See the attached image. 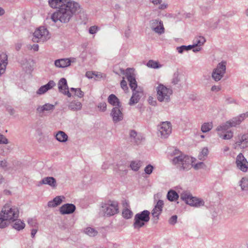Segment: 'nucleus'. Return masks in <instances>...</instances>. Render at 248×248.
Listing matches in <instances>:
<instances>
[{
	"label": "nucleus",
	"instance_id": "obj_35",
	"mask_svg": "<svg viewBox=\"0 0 248 248\" xmlns=\"http://www.w3.org/2000/svg\"><path fill=\"white\" fill-rule=\"evenodd\" d=\"M108 204L107 202L102 203L100 209L99 214L102 216H107L108 215Z\"/></svg>",
	"mask_w": 248,
	"mask_h": 248
},
{
	"label": "nucleus",
	"instance_id": "obj_59",
	"mask_svg": "<svg viewBox=\"0 0 248 248\" xmlns=\"http://www.w3.org/2000/svg\"><path fill=\"white\" fill-rule=\"evenodd\" d=\"M138 135L137 132L134 130L130 131L129 136L131 140H133Z\"/></svg>",
	"mask_w": 248,
	"mask_h": 248
},
{
	"label": "nucleus",
	"instance_id": "obj_26",
	"mask_svg": "<svg viewBox=\"0 0 248 248\" xmlns=\"http://www.w3.org/2000/svg\"><path fill=\"white\" fill-rule=\"evenodd\" d=\"M109 104L114 107L122 108V104L119 99L114 94H109Z\"/></svg>",
	"mask_w": 248,
	"mask_h": 248
},
{
	"label": "nucleus",
	"instance_id": "obj_18",
	"mask_svg": "<svg viewBox=\"0 0 248 248\" xmlns=\"http://www.w3.org/2000/svg\"><path fill=\"white\" fill-rule=\"evenodd\" d=\"M76 206L72 203H66L60 208V212L62 215L71 214L76 210Z\"/></svg>",
	"mask_w": 248,
	"mask_h": 248
},
{
	"label": "nucleus",
	"instance_id": "obj_28",
	"mask_svg": "<svg viewBox=\"0 0 248 248\" xmlns=\"http://www.w3.org/2000/svg\"><path fill=\"white\" fill-rule=\"evenodd\" d=\"M82 104L78 101H72L68 105V108L73 111H78L81 109Z\"/></svg>",
	"mask_w": 248,
	"mask_h": 248
},
{
	"label": "nucleus",
	"instance_id": "obj_48",
	"mask_svg": "<svg viewBox=\"0 0 248 248\" xmlns=\"http://www.w3.org/2000/svg\"><path fill=\"white\" fill-rule=\"evenodd\" d=\"M208 149L207 147H204L201 152L200 153L199 155V158L200 159H202V156L203 157H206L208 155Z\"/></svg>",
	"mask_w": 248,
	"mask_h": 248
},
{
	"label": "nucleus",
	"instance_id": "obj_50",
	"mask_svg": "<svg viewBox=\"0 0 248 248\" xmlns=\"http://www.w3.org/2000/svg\"><path fill=\"white\" fill-rule=\"evenodd\" d=\"M142 140V137L140 135H138L133 140H131V141L138 145L140 144Z\"/></svg>",
	"mask_w": 248,
	"mask_h": 248
},
{
	"label": "nucleus",
	"instance_id": "obj_22",
	"mask_svg": "<svg viewBox=\"0 0 248 248\" xmlns=\"http://www.w3.org/2000/svg\"><path fill=\"white\" fill-rule=\"evenodd\" d=\"M119 212V203L116 201L109 200V216L117 214Z\"/></svg>",
	"mask_w": 248,
	"mask_h": 248
},
{
	"label": "nucleus",
	"instance_id": "obj_29",
	"mask_svg": "<svg viewBox=\"0 0 248 248\" xmlns=\"http://www.w3.org/2000/svg\"><path fill=\"white\" fill-rule=\"evenodd\" d=\"M56 139L61 142H65L68 140V136L62 131H58L55 135Z\"/></svg>",
	"mask_w": 248,
	"mask_h": 248
},
{
	"label": "nucleus",
	"instance_id": "obj_53",
	"mask_svg": "<svg viewBox=\"0 0 248 248\" xmlns=\"http://www.w3.org/2000/svg\"><path fill=\"white\" fill-rule=\"evenodd\" d=\"M75 95L79 98H82L84 95V93L83 92L80 88H77V90L75 93Z\"/></svg>",
	"mask_w": 248,
	"mask_h": 248
},
{
	"label": "nucleus",
	"instance_id": "obj_32",
	"mask_svg": "<svg viewBox=\"0 0 248 248\" xmlns=\"http://www.w3.org/2000/svg\"><path fill=\"white\" fill-rule=\"evenodd\" d=\"M14 221L15 222L13 225V227L17 231H20L21 230H23L25 228V224L24 223L23 221H22L20 219H17V218Z\"/></svg>",
	"mask_w": 248,
	"mask_h": 248
},
{
	"label": "nucleus",
	"instance_id": "obj_19",
	"mask_svg": "<svg viewBox=\"0 0 248 248\" xmlns=\"http://www.w3.org/2000/svg\"><path fill=\"white\" fill-rule=\"evenodd\" d=\"M132 92V95L128 103L130 106L134 105L139 102L142 94V92L140 91L139 89L133 90Z\"/></svg>",
	"mask_w": 248,
	"mask_h": 248
},
{
	"label": "nucleus",
	"instance_id": "obj_25",
	"mask_svg": "<svg viewBox=\"0 0 248 248\" xmlns=\"http://www.w3.org/2000/svg\"><path fill=\"white\" fill-rule=\"evenodd\" d=\"M42 183L44 185H47L52 188H55L57 186L56 179L53 177H46L42 179Z\"/></svg>",
	"mask_w": 248,
	"mask_h": 248
},
{
	"label": "nucleus",
	"instance_id": "obj_9",
	"mask_svg": "<svg viewBox=\"0 0 248 248\" xmlns=\"http://www.w3.org/2000/svg\"><path fill=\"white\" fill-rule=\"evenodd\" d=\"M133 68H128L126 69L124 73L125 76L129 82V86L132 91L137 90L138 88V85L136 80L135 75L133 73Z\"/></svg>",
	"mask_w": 248,
	"mask_h": 248
},
{
	"label": "nucleus",
	"instance_id": "obj_62",
	"mask_svg": "<svg viewBox=\"0 0 248 248\" xmlns=\"http://www.w3.org/2000/svg\"><path fill=\"white\" fill-rule=\"evenodd\" d=\"M225 101L227 104L235 103V100L230 97H226Z\"/></svg>",
	"mask_w": 248,
	"mask_h": 248
},
{
	"label": "nucleus",
	"instance_id": "obj_7",
	"mask_svg": "<svg viewBox=\"0 0 248 248\" xmlns=\"http://www.w3.org/2000/svg\"><path fill=\"white\" fill-rule=\"evenodd\" d=\"M226 62L222 61L213 70L212 77L215 81H219L223 77L226 70Z\"/></svg>",
	"mask_w": 248,
	"mask_h": 248
},
{
	"label": "nucleus",
	"instance_id": "obj_6",
	"mask_svg": "<svg viewBox=\"0 0 248 248\" xmlns=\"http://www.w3.org/2000/svg\"><path fill=\"white\" fill-rule=\"evenodd\" d=\"M50 38L48 31L44 27H41L33 33L32 41L34 42H44Z\"/></svg>",
	"mask_w": 248,
	"mask_h": 248
},
{
	"label": "nucleus",
	"instance_id": "obj_15",
	"mask_svg": "<svg viewBox=\"0 0 248 248\" xmlns=\"http://www.w3.org/2000/svg\"><path fill=\"white\" fill-rule=\"evenodd\" d=\"M122 108L113 107L111 109L110 114L115 123L120 122L123 119L124 115L122 113Z\"/></svg>",
	"mask_w": 248,
	"mask_h": 248
},
{
	"label": "nucleus",
	"instance_id": "obj_30",
	"mask_svg": "<svg viewBox=\"0 0 248 248\" xmlns=\"http://www.w3.org/2000/svg\"><path fill=\"white\" fill-rule=\"evenodd\" d=\"M178 194L174 190H170L167 195V199L170 202L176 201L179 198Z\"/></svg>",
	"mask_w": 248,
	"mask_h": 248
},
{
	"label": "nucleus",
	"instance_id": "obj_45",
	"mask_svg": "<svg viewBox=\"0 0 248 248\" xmlns=\"http://www.w3.org/2000/svg\"><path fill=\"white\" fill-rule=\"evenodd\" d=\"M86 77L89 79L93 78L94 80H97L101 78L100 74H96L95 72L87 71L86 73Z\"/></svg>",
	"mask_w": 248,
	"mask_h": 248
},
{
	"label": "nucleus",
	"instance_id": "obj_51",
	"mask_svg": "<svg viewBox=\"0 0 248 248\" xmlns=\"http://www.w3.org/2000/svg\"><path fill=\"white\" fill-rule=\"evenodd\" d=\"M177 221V216L176 215L172 216L169 220V222L170 225H174Z\"/></svg>",
	"mask_w": 248,
	"mask_h": 248
},
{
	"label": "nucleus",
	"instance_id": "obj_31",
	"mask_svg": "<svg viewBox=\"0 0 248 248\" xmlns=\"http://www.w3.org/2000/svg\"><path fill=\"white\" fill-rule=\"evenodd\" d=\"M206 42V40L203 36H199L196 37L193 40V47L195 46H201Z\"/></svg>",
	"mask_w": 248,
	"mask_h": 248
},
{
	"label": "nucleus",
	"instance_id": "obj_16",
	"mask_svg": "<svg viewBox=\"0 0 248 248\" xmlns=\"http://www.w3.org/2000/svg\"><path fill=\"white\" fill-rule=\"evenodd\" d=\"M58 89L60 92L68 97H70L72 96L71 93L68 90L67 80L65 78H62L58 82Z\"/></svg>",
	"mask_w": 248,
	"mask_h": 248
},
{
	"label": "nucleus",
	"instance_id": "obj_1",
	"mask_svg": "<svg viewBox=\"0 0 248 248\" xmlns=\"http://www.w3.org/2000/svg\"><path fill=\"white\" fill-rule=\"evenodd\" d=\"M48 3L53 8H59L51 16V19L54 22L59 20L62 23H68L81 9L79 4L73 0H49Z\"/></svg>",
	"mask_w": 248,
	"mask_h": 248
},
{
	"label": "nucleus",
	"instance_id": "obj_42",
	"mask_svg": "<svg viewBox=\"0 0 248 248\" xmlns=\"http://www.w3.org/2000/svg\"><path fill=\"white\" fill-rule=\"evenodd\" d=\"M230 127H231V124H230V123H229L228 121L225 123L218 126L216 130L217 131H225L227 130Z\"/></svg>",
	"mask_w": 248,
	"mask_h": 248
},
{
	"label": "nucleus",
	"instance_id": "obj_11",
	"mask_svg": "<svg viewBox=\"0 0 248 248\" xmlns=\"http://www.w3.org/2000/svg\"><path fill=\"white\" fill-rule=\"evenodd\" d=\"M158 130L162 137L167 138L171 133V124L170 122H163L158 126Z\"/></svg>",
	"mask_w": 248,
	"mask_h": 248
},
{
	"label": "nucleus",
	"instance_id": "obj_61",
	"mask_svg": "<svg viewBox=\"0 0 248 248\" xmlns=\"http://www.w3.org/2000/svg\"><path fill=\"white\" fill-rule=\"evenodd\" d=\"M148 102L150 105H151L153 106H155L156 105V101L155 100H154V98L151 96H150L149 97Z\"/></svg>",
	"mask_w": 248,
	"mask_h": 248
},
{
	"label": "nucleus",
	"instance_id": "obj_33",
	"mask_svg": "<svg viewBox=\"0 0 248 248\" xmlns=\"http://www.w3.org/2000/svg\"><path fill=\"white\" fill-rule=\"evenodd\" d=\"M62 202V199L61 196H57L52 201L48 202V206L54 207L60 205Z\"/></svg>",
	"mask_w": 248,
	"mask_h": 248
},
{
	"label": "nucleus",
	"instance_id": "obj_39",
	"mask_svg": "<svg viewBox=\"0 0 248 248\" xmlns=\"http://www.w3.org/2000/svg\"><path fill=\"white\" fill-rule=\"evenodd\" d=\"M141 162L140 161H132L130 164L131 169L135 171H137L141 166Z\"/></svg>",
	"mask_w": 248,
	"mask_h": 248
},
{
	"label": "nucleus",
	"instance_id": "obj_58",
	"mask_svg": "<svg viewBox=\"0 0 248 248\" xmlns=\"http://www.w3.org/2000/svg\"><path fill=\"white\" fill-rule=\"evenodd\" d=\"M178 74L176 73H174L173 75V78L172 79V83L173 84H177L179 81V79L178 77Z\"/></svg>",
	"mask_w": 248,
	"mask_h": 248
},
{
	"label": "nucleus",
	"instance_id": "obj_34",
	"mask_svg": "<svg viewBox=\"0 0 248 248\" xmlns=\"http://www.w3.org/2000/svg\"><path fill=\"white\" fill-rule=\"evenodd\" d=\"M83 232L90 237H94L98 234L97 230L90 227L85 228L83 230Z\"/></svg>",
	"mask_w": 248,
	"mask_h": 248
},
{
	"label": "nucleus",
	"instance_id": "obj_44",
	"mask_svg": "<svg viewBox=\"0 0 248 248\" xmlns=\"http://www.w3.org/2000/svg\"><path fill=\"white\" fill-rule=\"evenodd\" d=\"M192 48H193V46H192V45H188V46L183 45V46L177 47L176 49H177V50L178 51V53L182 54L184 51H188L189 50H191Z\"/></svg>",
	"mask_w": 248,
	"mask_h": 248
},
{
	"label": "nucleus",
	"instance_id": "obj_24",
	"mask_svg": "<svg viewBox=\"0 0 248 248\" xmlns=\"http://www.w3.org/2000/svg\"><path fill=\"white\" fill-rule=\"evenodd\" d=\"M196 159L194 157L189 156L187 155V156H185L182 161L186 162L184 167H183L182 170H188L193 166L192 163L195 161Z\"/></svg>",
	"mask_w": 248,
	"mask_h": 248
},
{
	"label": "nucleus",
	"instance_id": "obj_43",
	"mask_svg": "<svg viewBox=\"0 0 248 248\" xmlns=\"http://www.w3.org/2000/svg\"><path fill=\"white\" fill-rule=\"evenodd\" d=\"M146 65L150 68L154 69H157L161 67V65L158 62L154 61L153 60H149Z\"/></svg>",
	"mask_w": 248,
	"mask_h": 248
},
{
	"label": "nucleus",
	"instance_id": "obj_56",
	"mask_svg": "<svg viewBox=\"0 0 248 248\" xmlns=\"http://www.w3.org/2000/svg\"><path fill=\"white\" fill-rule=\"evenodd\" d=\"M107 104L106 103H100L98 108H99L100 110H101L102 111H104L107 109Z\"/></svg>",
	"mask_w": 248,
	"mask_h": 248
},
{
	"label": "nucleus",
	"instance_id": "obj_8",
	"mask_svg": "<svg viewBox=\"0 0 248 248\" xmlns=\"http://www.w3.org/2000/svg\"><path fill=\"white\" fill-rule=\"evenodd\" d=\"M151 29L155 33L161 34L164 33L165 28L162 21L159 18L154 19L150 21Z\"/></svg>",
	"mask_w": 248,
	"mask_h": 248
},
{
	"label": "nucleus",
	"instance_id": "obj_47",
	"mask_svg": "<svg viewBox=\"0 0 248 248\" xmlns=\"http://www.w3.org/2000/svg\"><path fill=\"white\" fill-rule=\"evenodd\" d=\"M219 136L224 140H230L233 137V133L232 131L230 130L228 131L226 134L219 135Z\"/></svg>",
	"mask_w": 248,
	"mask_h": 248
},
{
	"label": "nucleus",
	"instance_id": "obj_21",
	"mask_svg": "<svg viewBox=\"0 0 248 248\" xmlns=\"http://www.w3.org/2000/svg\"><path fill=\"white\" fill-rule=\"evenodd\" d=\"M56 85L53 80H50L46 84L42 86L37 91L38 94H42L52 89Z\"/></svg>",
	"mask_w": 248,
	"mask_h": 248
},
{
	"label": "nucleus",
	"instance_id": "obj_27",
	"mask_svg": "<svg viewBox=\"0 0 248 248\" xmlns=\"http://www.w3.org/2000/svg\"><path fill=\"white\" fill-rule=\"evenodd\" d=\"M220 22V19L212 18L206 21L205 25L209 29L215 30L217 28Z\"/></svg>",
	"mask_w": 248,
	"mask_h": 248
},
{
	"label": "nucleus",
	"instance_id": "obj_64",
	"mask_svg": "<svg viewBox=\"0 0 248 248\" xmlns=\"http://www.w3.org/2000/svg\"><path fill=\"white\" fill-rule=\"evenodd\" d=\"M108 168V161H106L104 162L102 166V169L106 170Z\"/></svg>",
	"mask_w": 248,
	"mask_h": 248
},
{
	"label": "nucleus",
	"instance_id": "obj_4",
	"mask_svg": "<svg viewBox=\"0 0 248 248\" xmlns=\"http://www.w3.org/2000/svg\"><path fill=\"white\" fill-rule=\"evenodd\" d=\"M9 221L14 222L19 216V209L17 207L7 203L0 212Z\"/></svg>",
	"mask_w": 248,
	"mask_h": 248
},
{
	"label": "nucleus",
	"instance_id": "obj_37",
	"mask_svg": "<svg viewBox=\"0 0 248 248\" xmlns=\"http://www.w3.org/2000/svg\"><path fill=\"white\" fill-rule=\"evenodd\" d=\"M242 121H243V118H241L240 115L228 121L230 124H231V127L236 126L237 125L240 124Z\"/></svg>",
	"mask_w": 248,
	"mask_h": 248
},
{
	"label": "nucleus",
	"instance_id": "obj_10",
	"mask_svg": "<svg viewBox=\"0 0 248 248\" xmlns=\"http://www.w3.org/2000/svg\"><path fill=\"white\" fill-rule=\"evenodd\" d=\"M55 109V106L51 104L46 103L43 105H40L36 108V112L40 116H46L52 112Z\"/></svg>",
	"mask_w": 248,
	"mask_h": 248
},
{
	"label": "nucleus",
	"instance_id": "obj_46",
	"mask_svg": "<svg viewBox=\"0 0 248 248\" xmlns=\"http://www.w3.org/2000/svg\"><path fill=\"white\" fill-rule=\"evenodd\" d=\"M27 222L30 227H33L34 228H38V224L36 219L30 218L28 219Z\"/></svg>",
	"mask_w": 248,
	"mask_h": 248
},
{
	"label": "nucleus",
	"instance_id": "obj_40",
	"mask_svg": "<svg viewBox=\"0 0 248 248\" xmlns=\"http://www.w3.org/2000/svg\"><path fill=\"white\" fill-rule=\"evenodd\" d=\"M239 183L242 190L248 191V178H242Z\"/></svg>",
	"mask_w": 248,
	"mask_h": 248
},
{
	"label": "nucleus",
	"instance_id": "obj_36",
	"mask_svg": "<svg viewBox=\"0 0 248 248\" xmlns=\"http://www.w3.org/2000/svg\"><path fill=\"white\" fill-rule=\"evenodd\" d=\"M9 220L4 217L2 213L0 212V228L3 229L8 226Z\"/></svg>",
	"mask_w": 248,
	"mask_h": 248
},
{
	"label": "nucleus",
	"instance_id": "obj_20",
	"mask_svg": "<svg viewBox=\"0 0 248 248\" xmlns=\"http://www.w3.org/2000/svg\"><path fill=\"white\" fill-rule=\"evenodd\" d=\"M8 57L5 53L0 54V76L5 72L8 62Z\"/></svg>",
	"mask_w": 248,
	"mask_h": 248
},
{
	"label": "nucleus",
	"instance_id": "obj_12",
	"mask_svg": "<svg viewBox=\"0 0 248 248\" xmlns=\"http://www.w3.org/2000/svg\"><path fill=\"white\" fill-rule=\"evenodd\" d=\"M237 167L243 172H246L248 169V162L242 153L239 154L236 158Z\"/></svg>",
	"mask_w": 248,
	"mask_h": 248
},
{
	"label": "nucleus",
	"instance_id": "obj_3",
	"mask_svg": "<svg viewBox=\"0 0 248 248\" xmlns=\"http://www.w3.org/2000/svg\"><path fill=\"white\" fill-rule=\"evenodd\" d=\"M157 99L160 102H169L170 101V96L173 92L170 88H168L162 83H159L156 88Z\"/></svg>",
	"mask_w": 248,
	"mask_h": 248
},
{
	"label": "nucleus",
	"instance_id": "obj_14",
	"mask_svg": "<svg viewBox=\"0 0 248 248\" xmlns=\"http://www.w3.org/2000/svg\"><path fill=\"white\" fill-rule=\"evenodd\" d=\"M75 61L74 58L60 59L55 61L54 65L57 68H63L69 66Z\"/></svg>",
	"mask_w": 248,
	"mask_h": 248
},
{
	"label": "nucleus",
	"instance_id": "obj_13",
	"mask_svg": "<svg viewBox=\"0 0 248 248\" xmlns=\"http://www.w3.org/2000/svg\"><path fill=\"white\" fill-rule=\"evenodd\" d=\"M164 202L161 200H159L155 207L152 211V215L154 217V222L157 223L159 219V217L162 212Z\"/></svg>",
	"mask_w": 248,
	"mask_h": 248
},
{
	"label": "nucleus",
	"instance_id": "obj_57",
	"mask_svg": "<svg viewBox=\"0 0 248 248\" xmlns=\"http://www.w3.org/2000/svg\"><path fill=\"white\" fill-rule=\"evenodd\" d=\"M204 165V163L202 162H200L195 164L192 166L195 170H198L199 169L202 168V166Z\"/></svg>",
	"mask_w": 248,
	"mask_h": 248
},
{
	"label": "nucleus",
	"instance_id": "obj_23",
	"mask_svg": "<svg viewBox=\"0 0 248 248\" xmlns=\"http://www.w3.org/2000/svg\"><path fill=\"white\" fill-rule=\"evenodd\" d=\"M236 146L241 148H245L248 147V133L245 134L241 136L239 141L235 142Z\"/></svg>",
	"mask_w": 248,
	"mask_h": 248
},
{
	"label": "nucleus",
	"instance_id": "obj_5",
	"mask_svg": "<svg viewBox=\"0 0 248 248\" xmlns=\"http://www.w3.org/2000/svg\"><path fill=\"white\" fill-rule=\"evenodd\" d=\"M181 199L191 206L200 207L204 203L202 200L193 197L190 193L186 192L181 194Z\"/></svg>",
	"mask_w": 248,
	"mask_h": 248
},
{
	"label": "nucleus",
	"instance_id": "obj_49",
	"mask_svg": "<svg viewBox=\"0 0 248 248\" xmlns=\"http://www.w3.org/2000/svg\"><path fill=\"white\" fill-rule=\"evenodd\" d=\"M154 170V167L151 164L147 165L144 169V172L146 174H151Z\"/></svg>",
	"mask_w": 248,
	"mask_h": 248
},
{
	"label": "nucleus",
	"instance_id": "obj_55",
	"mask_svg": "<svg viewBox=\"0 0 248 248\" xmlns=\"http://www.w3.org/2000/svg\"><path fill=\"white\" fill-rule=\"evenodd\" d=\"M120 84H121V88L124 91L128 90V86H127V82L124 79V78L121 80Z\"/></svg>",
	"mask_w": 248,
	"mask_h": 248
},
{
	"label": "nucleus",
	"instance_id": "obj_2",
	"mask_svg": "<svg viewBox=\"0 0 248 248\" xmlns=\"http://www.w3.org/2000/svg\"><path fill=\"white\" fill-rule=\"evenodd\" d=\"M150 212L144 210L135 215L133 227L134 229L139 230L148 223L150 219Z\"/></svg>",
	"mask_w": 248,
	"mask_h": 248
},
{
	"label": "nucleus",
	"instance_id": "obj_38",
	"mask_svg": "<svg viewBox=\"0 0 248 248\" xmlns=\"http://www.w3.org/2000/svg\"><path fill=\"white\" fill-rule=\"evenodd\" d=\"M133 215V212L128 208H125L122 211V216L126 219L131 218Z\"/></svg>",
	"mask_w": 248,
	"mask_h": 248
},
{
	"label": "nucleus",
	"instance_id": "obj_54",
	"mask_svg": "<svg viewBox=\"0 0 248 248\" xmlns=\"http://www.w3.org/2000/svg\"><path fill=\"white\" fill-rule=\"evenodd\" d=\"M7 143H8V139L4 136L0 134V144H6Z\"/></svg>",
	"mask_w": 248,
	"mask_h": 248
},
{
	"label": "nucleus",
	"instance_id": "obj_63",
	"mask_svg": "<svg viewBox=\"0 0 248 248\" xmlns=\"http://www.w3.org/2000/svg\"><path fill=\"white\" fill-rule=\"evenodd\" d=\"M201 10L202 11V12L204 13L205 14H206L207 12H208V11L210 8V6H202L201 7Z\"/></svg>",
	"mask_w": 248,
	"mask_h": 248
},
{
	"label": "nucleus",
	"instance_id": "obj_17",
	"mask_svg": "<svg viewBox=\"0 0 248 248\" xmlns=\"http://www.w3.org/2000/svg\"><path fill=\"white\" fill-rule=\"evenodd\" d=\"M185 156H187V155L181 154L180 155L174 156L171 160L172 164L174 165L177 166V169L180 170H183V167H184V165L186 164V162L182 161V160H183V158H184Z\"/></svg>",
	"mask_w": 248,
	"mask_h": 248
},
{
	"label": "nucleus",
	"instance_id": "obj_52",
	"mask_svg": "<svg viewBox=\"0 0 248 248\" xmlns=\"http://www.w3.org/2000/svg\"><path fill=\"white\" fill-rule=\"evenodd\" d=\"M98 30L99 28L97 26H93L89 28V32L90 34H93L96 33Z\"/></svg>",
	"mask_w": 248,
	"mask_h": 248
},
{
	"label": "nucleus",
	"instance_id": "obj_41",
	"mask_svg": "<svg viewBox=\"0 0 248 248\" xmlns=\"http://www.w3.org/2000/svg\"><path fill=\"white\" fill-rule=\"evenodd\" d=\"M213 127L212 123H204L202 125L201 131L203 133L209 132Z\"/></svg>",
	"mask_w": 248,
	"mask_h": 248
},
{
	"label": "nucleus",
	"instance_id": "obj_60",
	"mask_svg": "<svg viewBox=\"0 0 248 248\" xmlns=\"http://www.w3.org/2000/svg\"><path fill=\"white\" fill-rule=\"evenodd\" d=\"M221 88L220 86L214 85L211 87V90L212 92H217L221 90Z\"/></svg>",
	"mask_w": 248,
	"mask_h": 248
}]
</instances>
